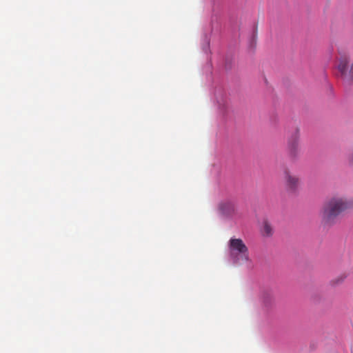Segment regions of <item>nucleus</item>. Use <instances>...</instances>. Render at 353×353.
I'll return each instance as SVG.
<instances>
[{"instance_id":"obj_1","label":"nucleus","mask_w":353,"mask_h":353,"mask_svg":"<svg viewBox=\"0 0 353 353\" xmlns=\"http://www.w3.org/2000/svg\"><path fill=\"white\" fill-rule=\"evenodd\" d=\"M352 205L350 200L342 196L334 195L327 199L320 210L322 225L330 228L336 224L339 217Z\"/></svg>"},{"instance_id":"obj_2","label":"nucleus","mask_w":353,"mask_h":353,"mask_svg":"<svg viewBox=\"0 0 353 353\" xmlns=\"http://www.w3.org/2000/svg\"><path fill=\"white\" fill-rule=\"evenodd\" d=\"M228 250L230 257L234 264L246 265L248 268L252 266L248 248L242 239L231 238L228 241Z\"/></svg>"},{"instance_id":"obj_3","label":"nucleus","mask_w":353,"mask_h":353,"mask_svg":"<svg viewBox=\"0 0 353 353\" xmlns=\"http://www.w3.org/2000/svg\"><path fill=\"white\" fill-rule=\"evenodd\" d=\"M288 154L290 159L296 160L300 155V134L298 129H295L288 139Z\"/></svg>"},{"instance_id":"obj_4","label":"nucleus","mask_w":353,"mask_h":353,"mask_svg":"<svg viewBox=\"0 0 353 353\" xmlns=\"http://www.w3.org/2000/svg\"><path fill=\"white\" fill-rule=\"evenodd\" d=\"M349 61L347 55H341L337 68L343 79L347 83H351L353 81V63L351 64L350 69L348 70Z\"/></svg>"},{"instance_id":"obj_5","label":"nucleus","mask_w":353,"mask_h":353,"mask_svg":"<svg viewBox=\"0 0 353 353\" xmlns=\"http://www.w3.org/2000/svg\"><path fill=\"white\" fill-rule=\"evenodd\" d=\"M283 181L285 189L288 192L294 194L298 191L301 180L297 175L286 169L283 172Z\"/></svg>"},{"instance_id":"obj_6","label":"nucleus","mask_w":353,"mask_h":353,"mask_svg":"<svg viewBox=\"0 0 353 353\" xmlns=\"http://www.w3.org/2000/svg\"><path fill=\"white\" fill-rule=\"evenodd\" d=\"M219 212L224 216H230L234 213V204L229 201H222L219 204Z\"/></svg>"},{"instance_id":"obj_7","label":"nucleus","mask_w":353,"mask_h":353,"mask_svg":"<svg viewBox=\"0 0 353 353\" xmlns=\"http://www.w3.org/2000/svg\"><path fill=\"white\" fill-rule=\"evenodd\" d=\"M347 277V274L346 273H342V274L338 275L337 276H336L335 278L332 279L330 281V285L332 287H336L337 285H339L345 281V280L346 279Z\"/></svg>"},{"instance_id":"obj_8","label":"nucleus","mask_w":353,"mask_h":353,"mask_svg":"<svg viewBox=\"0 0 353 353\" xmlns=\"http://www.w3.org/2000/svg\"><path fill=\"white\" fill-rule=\"evenodd\" d=\"M263 235L268 236H271L272 234V228L271 225L267 222H265L263 224Z\"/></svg>"},{"instance_id":"obj_9","label":"nucleus","mask_w":353,"mask_h":353,"mask_svg":"<svg viewBox=\"0 0 353 353\" xmlns=\"http://www.w3.org/2000/svg\"><path fill=\"white\" fill-rule=\"evenodd\" d=\"M348 162L353 165V151L348 156Z\"/></svg>"}]
</instances>
